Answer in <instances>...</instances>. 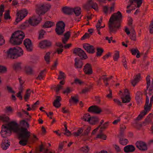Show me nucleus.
Instances as JSON below:
<instances>
[{"mask_svg":"<svg viewBox=\"0 0 153 153\" xmlns=\"http://www.w3.org/2000/svg\"><path fill=\"white\" fill-rule=\"evenodd\" d=\"M131 54L133 55H135L137 53L136 57L139 58L140 57V53L138 50L137 48H132L130 50Z\"/></svg>","mask_w":153,"mask_h":153,"instance_id":"obj_33","label":"nucleus"},{"mask_svg":"<svg viewBox=\"0 0 153 153\" xmlns=\"http://www.w3.org/2000/svg\"><path fill=\"white\" fill-rule=\"evenodd\" d=\"M153 117V114L151 113L150 114L146 117L144 121L143 122L141 126L142 125L145 126L149 124L152 121V118Z\"/></svg>","mask_w":153,"mask_h":153,"instance_id":"obj_21","label":"nucleus"},{"mask_svg":"<svg viewBox=\"0 0 153 153\" xmlns=\"http://www.w3.org/2000/svg\"><path fill=\"white\" fill-rule=\"evenodd\" d=\"M130 36V38L131 40L134 41H135L136 40V33L134 30L131 32Z\"/></svg>","mask_w":153,"mask_h":153,"instance_id":"obj_48","label":"nucleus"},{"mask_svg":"<svg viewBox=\"0 0 153 153\" xmlns=\"http://www.w3.org/2000/svg\"><path fill=\"white\" fill-rule=\"evenodd\" d=\"M83 71L86 74H91L93 73L91 65L88 63H86L84 67Z\"/></svg>","mask_w":153,"mask_h":153,"instance_id":"obj_17","label":"nucleus"},{"mask_svg":"<svg viewBox=\"0 0 153 153\" xmlns=\"http://www.w3.org/2000/svg\"><path fill=\"white\" fill-rule=\"evenodd\" d=\"M56 99L53 102V105L56 108H59L61 105L59 102L61 101L62 98L59 96H56Z\"/></svg>","mask_w":153,"mask_h":153,"instance_id":"obj_27","label":"nucleus"},{"mask_svg":"<svg viewBox=\"0 0 153 153\" xmlns=\"http://www.w3.org/2000/svg\"><path fill=\"white\" fill-rule=\"evenodd\" d=\"M21 62H17L15 63L13 65V68L14 70L17 71L21 69Z\"/></svg>","mask_w":153,"mask_h":153,"instance_id":"obj_30","label":"nucleus"},{"mask_svg":"<svg viewBox=\"0 0 153 153\" xmlns=\"http://www.w3.org/2000/svg\"><path fill=\"white\" fill-rule=\"evenodd\" d=\"M82 59L78 58H76L75 59V63L74 64V66L76 68H81L82 67L83 63Z\"/></svg>","mask_w":153,"mask_h":153,"instance_id":"obj_23","label":"nucleus"},{"mask_svg":"<svg viewBox=\"0 0 153 153\" xmlns=\"http://www.w3.org/2000/svg\"><path fill=\"white\" fill-rule=\"evenodd\" d=\"M4 18L6 20L10 19L11 17L10 15V13L9 11H8L4 15Z\"/></svg>","mask_w":153,"mask_h":153,"instance_id":"obj_58","label":"nucleus"},{"mask_svg":"<svg viewBox=\"0 0 153 153\" xmlns=\"http://www.w3.org/2000/svg\"><path fill=\"white\" fill-rule=\"evenodd\" d=\"M7 71V68L4 66L0 65V73H5Z\"/></svg>","mask_w":153,"mask_h":153,"instance_id":"obj_50","label":"nucleus"},{"mask_svg":"<svg viewBox=\"0 0 153 153\" xmlns=\"http://www.w3.org/2000/svg\"><path fill=\"white\" fill-rule=\"evenodd\" d=\"M21 126L19 128H22L25 130L22 134L20 135V140L19 144L22 146H25L28 143H30L29 139L31 136V132L28 131L27 128L29 127V124L25 120H22L20 122Z\"/></svg>","mask_w":153,"mask_h":153,"instance_id":"obj_2","label":"nucleus"},{"mask_svg":"<svg viewBox=\"0 0 153 153\" xmlns=\"http://www.w3.org/2000/svg\"><path fill=\"white\" fill-rule=\"evenodd\" d=\"M136 147L140 150L144 151L147 150V147L146 143L141 141H137L135 144Z\"/></svg>","mask_w":153,"mask_h":153,"instance_id":"obj_15","label":"nucleus"},{"mask_svg":"<svg viewBox=\"0 0 153 153\" xmlns=\"http://www.w3.org/2000/svg\"><path fill=\"white\" fill-rule=\"evenodd\" d=\"M91 117L90 116V115L89 114L87 113L84 114L82 119L85 121H88L89 122V121H90V120H91Z\"/></svg>","mask_w":153,"mask_h":153,"instance_id":"obj_40","label":"nucleus"},{"mask_svg":"<svg viewBox=\"0 0 153 153\" xmlns=\"http://www.w3.org/2000/svg\"><path fill=\"white\" fill-rule=\"evenodd\" d=\"M106 136L104 134H99L97 135V137L102 139L104 140H105L106 138Z\"/></svg>","mask_w":153,"mask_h":153,"instance_id":"obj_60","label":"nucleus"},{"mask_svg":"<svg viewBox=\"0 0 153 153\" xmlns=\"http://www.w3.org/2000/svg\"><path fill=\"white\" fill-rule=\"evenodd\" d=\"M45 71V69L41 71L38 76L37 77L36 79L39 80L42 79L43 77H45V74H44V73Z\"/></svg>","mask_w":153,"mask_h":153,"instance_id":"obj_43","label":"nucleus"},{"mask_svg":"<svg viewBox=\"0 0 153 153\" xmlns=\"http://www.w3.org/2000/svg\"><path fill=\"white\" fill-rule=\"evenodd\" d=\"M97 52L96 53V56H100L102 55V53L104 51V50L103 48H98L97 49Z\"/></svg>","mask_w":153,"mask_h":153,"instance_id":"obj_44","label":"nucleus"},{"mask_svg":"<svg viewBox=\"0 0 153 153\" xmlns=\"http://www.w3.org/2000/svg\"><path fill=\"white\" fill-rule=\"evenodd\" d=\"M10 142L6 143L5 140L3 141L1 144V147L2 149L5 150L7 149L10 146Z\"/></svg>","mask_w":153,"mask_h":153,"instance_id":"obj_32","label":"nucleus"},{"mask_svg":"<svg viewBox=\"0 0 153 153\" xmlns=\"http://www.w3.org/2000/svg\"><path fill=\"white\" fill-rule=\"evenodd\" d=\"M122 17V15L120 11L114 13L111 15L108 23L110 34L115 33L121 28Z\"/></svg>","mask_w":153,"mask_h":153,"instance_id":"obj_1","label":"nucleus"},{"mask_svg":"<svg viewBox=\"0 0 153 153\" xmlns=\"http://www.w3.org/2000/svg\"><path fill=\"white\" fill-rule=\"evenodd\" d=\"M124 92L125 93H127V94L125 96V98H122L123 102V103H127L130 102L131 99L129 95V90L127 89H126L125 90Z\"/></svg>","mask_w":153,"mask_h":153,"instance_id":"obj_24","label":"nucleus"},{"mask_svg":"<svg viewBox=\"0 0 153 153\" xmlns=\"http://www.w3.org/2000/svg\"><path fill=\"white\" fill-rule=\"evenodd\" d=\"M150 76L148 75L146 77V89H145L144 91V93L145 95H146V97L147 96V91L148 89L149 88L150 85L151 84V80H150Z\"/></svg>","mask_w":153,"mask_h":153,"instance_id":"obj_28","label":"nucleus"},{"mask_svg":"<svg viewBox=\"0 0 153 153\" xmlns=\"http://www.w3.org/2000/svg\"><path fill=\"white\" fill-rule=\"evenodd\" d=\"M5 41L4 37L0 34V46L5 44Z\"/></svg>","mask_w":153,"mask_h":153,"instance_id":"obj_57","label":"nucleus"},{"mask_svg":"<svg viewBox=\"0 0 153 153\" xmlns=\"http://www.w3.org/2000/svg\"><path fill=\"white\" fill-rule=\"evenodd\" d=\"M91 36V35L88 33H85V34L81 37V39L82 40L89 38Z\"/></svg>","mask_w":153,"mask_h":153,"instance_id":"obj_53","label":"nucleus"},{"mask_svg":"<svg viewBox=\"0 0 153 153\" xmlns=\"http://www.w3.org/2000/svg\"><path fill=\"white\" fill-rule=\"evenodd\" d=\"M72 88H71L70 87H67L63 91V93L64 94H65L67 93L68 94L70 93L72 91Z\"/></svg>","mask_w":153,"mask_h":153,"instance_id":"obj_55","label":"nucleus"},{"mask_svg":"<svg viewBox=\"0 0 153 153\" xmlns=\"http://www.w3.org/2000/svg\"><path fill=\"white\" fill-rule=\"evenodd\" d=\"M59 74L58 79L60 80L64 79L65 78V73L62 71H59Z\"/></svg>","mask_w":153,"mask_h":153,"instance_id":"obj_47","label":"nucleus"},{"mask_svg":"<svg viewBox=\"0 0 153 153\" xmlns=\"http://www.w3.org/2000/svg\"><path fill=\"white\" fill-rule=\"evenodd\" d=\"M149 98L148 96L146 97V101L145 105L144 106V110L141 112L140 114L136 118L137 120H140L143 118L144 116L147 113L150 111L151 107L153 103V96L152 95L150 99V102L149 105Z\"/></svg>","mask_w":153,"mask_h":153,"instance_id":"obj_5","label":"nucleus"},{"mask_svg":"<svg viewBox=\"0 0 153 153\" xmlns=\"http://www.w3.org/2000/svg\"><path fill=\"white\" fill-rule=\"evenodd\" d=\"M52 43L51 41L48 40H44L41 41L39 43V46L43 49H47L51 47Z\"/></svg>","mask_w":153,"mask_h":153,"instance_id":"obj_12","label":"nucleus"},{"mask_svg":"<svg viewBox=\"0 0 153 153\" xmlns=\"http://www.w3.org/2000/svg\"><path fill=\"white\" fill-rule=\"evenodd\" d=\"M46 33L43 29H41L39 31V36L38 38L39 39H40L44 37V35Z\"/></svg>","mask_w":153,"mask_h":153,"instance_id":"obj_42","label":"nucleus"},{"mask_svg":"<svg viewBox=\"0 0 153 153\" xmlns=\"http://www.w3.org/2000/svg\"><path fill=\"white\" fill-rule=\"evenodd\" d=\"M135 150V147L132 145H128L124 147V150L126 153L132 152Z\"/></svg>","mask_w":153,"mask_h":153,"instance_id":"obj_26","label":"nucleus"},{"mask_svg":"<svg viewBox=\"0 0 153 153\" xmlns=\"http://www.w3.org/2000/svg\"><path fill=\"white\" fill-rule=\"evenodd\" d=\"M73 53L80 57L81 59H86L88 57L85 51L79 48H76L74 49Z\"/></svg>","mask_w":153,"mask_h":153,"instance_id":"obj_10","label":"nucleus"},{"mask_svg":"<svg viewBox=\"0 0 153 153\" xmlns=\"http://www.w3.org/2000/svg\"><path fill=\"white\" fill-rule=\"evenodd\" d=\"M25 36L23 32L21 30L16 31L12 34L10 42L14 45H19L22 43Z\"/></svg>","mask_w":153,"mask_h":153,"instance_id":"obj_4","label":"nucleus"},{"mask_svg":"<svg viewBox=\"0 0 153 153\" xmlns=\"http://www.w3.org/2000/svg\"><path fill=\"white\" fill-rule=\"evenodd\" d=\"M62 10L63 12L67 15H71L73 13V8L70 7H63Z\"/></svg>","mask_w":153,"mask_h":153,"instance_id":"obj_25","label":"nucleus"},{"mask_svg":"<svg viewBox=\"0 0 153 153\" xmlns=\"http://www.w3.org/2000/svg\"><path fill=\"white\" fill-rule=\"evenodd\" d=\"M83 47L86 52L89 53L93 54L95 52L94 47L89 44H83Z\"/></svg>","mask_w":153,"mask_h":153,"instance_id":"obj_13","label":"nucleus"},{"mask_svg":"<svg viewBox=\"0 0 153 153\" xmlns=\"http://www.w3.org/2000/svg\"><path fill=\"white\" fill-rule=\"evenodd\" d=\"M25 71L28 75H31L33 74V71L32 68L28 66H27L25 67Z\"/></svg>","mask_w":153,"mask_h":153,"instance_id":"obj_31","label":"nucleus"},{"mask_svg":"<svg viewBox=\"0 0 153 153\" xmlns=\"http://www.w3.org/2000/svg\"><path fill=\"white\" fill-rule=\"evenodd\" d=\"M141 74L140 73H138L136 76H135L134 79L135 80H136L137 82H139L140 80V79L141 78Z\"/></svg>","mask_w":153,"mask_h":153,"instance_id":"obj_64","label":"nucleus"},{"mask_svg":"<svg viewBox=\"0 0 153 153\" xmlns=\"http://www.w3.org/2000/svg\"><path fill=\"white\" fill-rule=\"evenodd\" d=\"M109 122L108 121L105 122L100 127L101 129H105L108 126Z\"/></svg>","mask_w":153,"mask_h":153,"instance_id":"obj_61","label":"nucleus"},{"mask_svg":"<svg viewBox=\"0 0 153 153\" xmlns=\"http://www.w3.org/2000/svg\"><path fill=\"white\" fill-rule=\"evenodd\" d=\"M1 128V130L0 133L2 136L3 137L6 138L7 136L11 135L12 131L9 129L7 125H3Z\"/></svg>","mask_w":153,"mask_h":153,"instance_id":"obj_11","label":"nucleus"},{"mask_svg":"<svg viewBox=\"0 0 153 153\" xmlns=\"http://www.w3.org/2000/svg\"><path fill=\"white\" fill-rule=\"evenodd\" d=\"M7 89L8 91L10 93H15V91L13 90V88L9 86H7Z\"/></svg>","mask_w":153,"mask_h":153,"instance_id":"obj_62","label":"nucleus"},{"mask_svg":"<svg viewBox=\"0 0 153 153\" xmlns=\"http://www.w3.org/2000/svg\"><path fill=\"white\" fill-rule=\"evenodd\" d=\"M63 48H57L54 53H57L58 54H60L62 53L63 51Z\"/></svg>","mask_w":153,"mask_h":153,"instance_id":"obj_59","label":"nucleus"},{"mask_svg":"<svg viewBox=\"0 0 153 153\" xmlns=\"http://www.w3.org/2000/svg\"><path fill=\"white\" fill-rule=\"evenodd\" d=\"M142 98L143 94L142 92L140 91H137L135 94V100L138 104L142 103Z\"/></svg>","mask_w":153,"mask_h":153,"instance_id":"obj_22","label":"nucleus"},{"mask_svg":"<svg viewBox=\"0 0 153 153\" xmlns=\"http://www.w3.org/2000/svg\"><path fill=\"white\" fill-rule=\"evenodd\" d=\"M6 58L10 59H15L22 55L23 51L19 47L10 48L5 52Z\"/></svg>","mask_w":153,"mask_h":153,"instance_id":"obj_3","label":"nucleus"},{"mask_svg":"<svg viewBox=\"0 0 153 153\" xmlns=\"http://www.w3.org/2000/svg\"><path fill=\"white\" fill-rule=\"evenodd\" d=\"M119 142L121 145L124 146L128 143V141L127 139L123 138L119 139Z\"/></svg>","mask_w":153,"mask_h":153,"instance_id":"obj_41","label":"nucleus"},{"mask_svg":"<svg viewBox=\"0 0 153 153\" xmlns=\"http://www.w3.org/2000/svg\"><path fill=\"white\" fill-rule=\"evenodd\" d=\"M90 88H87L85 87L81 92H79L80 94H85L90 91Z\"/></svg>","mask_w":153,"mask_h":153,"instance_id":"obj_56","label":"nucleus"},{"mask_svg":"<svg viewBox=\"0 0 153 153\" xmlns=\"http://www.w3.org/2000/svg\"><path fill=\"white\" fill-rule=\"evenodd\" d=\"M149 94L150 96L153 93V79L152 80V83L151 85L149 87Z\"/></svg>","mask_w":153,"mask_h":153,"instance_id":"obj_46","label":"nucleus"},{"mask_svg":"<svg viewBox=\"0 0 153 153\" xmlns=\"http://www.w3.org/2000/svg\"><path fill=\"white\" fill-rule=\"evenodd\" d=\"M5 125L7 126L8 128L11 131H12L17 133L18 139L20 140V135H22L25 131L22 128H19L17 123L15 121H11Z\"/></svg>","mask_w":153,"mask_h":153,"instance_id":"obj_6","label":"nucleus"},{"mask_svg":"<svg viewBox=\"0 0 153 153\" xmlns=\"http://www.w3.org/2000/svg\"><path fill=\"white\" fill-rule=\"evenodd\" d=\"M65 25L62 21H59L56 24L55 30L56 33L58 35H62L65 31Z\"/></svg>","mask_w":153,"mask_h":153,"instance_id":"obj_7","label":"nucleus"},{"mask_svg":"<svg viewBox=\"0 0 153 153\" xmlns=\"http://www.w3.org/2000/svg\"><path fill=\"white\" fill-rule=\"evenodd\" d=\"M71 36V32L68 31L64 34V36L65 38L69 39Z\"/></svg>","mask_w":153,"mask_h":153,"instance_id":"obj_63","label":"nucleus"},{"mask_svg":"<svg viewBox=\"0 0 153 153\" xmlns=\"http://www.w3.org/2000/svg\"><path fill=\"white\" fill-rule=\"evenodd\" d=\"M54 23L51 21H47L45 22L43 26L45 28L51 27L53 25Z\"/></svg>","mask_w":153,"mask_h":153,"instance_id":"obj_35","label":"nucleus"},{"mask_svg":"<svg viewBox=\"0 0 153 153\" xmlns=\"http://www.w3.org/2000/svg\"><path fill=\"white\" fill-rule=\"evenodd\" d=\"M51 6H47L44 4L39 5L36 9V11L37 13L40 16L41 15L45 14L47 11L49 10Z\"/></svg>","mask_w":153,"mask_h":153,"instance_id":"obj_8","label":"nucleus"},{"mask_svg":"<svg viewBox=\"0 0 153 153\" xmlns=\"http://www.w3.org/2000/svg\"><path fill=\"white\" fill-rule=\"evenodd\" d=\"M31 94V92L30 89H27V92L24 97L25 101L27 102L29 99Z\"/></svg>","mask_w":153,"mask_h":153,"instance_id":"obj_36","label":"nucleus"},{"mask_svg":"<svg viewBox=\"0 0 153 153\" xmlns=\"http://www.w3.org/2000/svg\"><path fill=\"white\" fill-rule=\"evenodd\" d=\"M89 112L99 114L102 111L101 108L99 106L94 105L90 107L88 110Z\"/></svg>","mask_w":153,"mask_h":153,"instance_id":"obj_14","label":"nucleus"},{"mask_svg":"<svg viewBox=\"0 0 153 153\" xmlns=\"http://www.w3.org/2000/svg\"><path fill=\"white\" fill-rule=\"evenodd\" d=\"M119 52L118 51H116L113 56V59L114 61H117L119 58Z\"/></svg>","mask_w":153,"mask_h":153,"instance_id":"obj_49","label":"nucleus"},{"mask_svg":"<svg viewBox=\"0 0 153 153\" xmlns=\"http://www.w3.org/2000/svg\"><path fill=\"white\" fill-rule=\"evenodd\" d=\"M84 7L86 9L93 8L95 10L98 9L97 4L92 1V0H88L87 1V4L84 6Z\"/></svg>","mask_w":153,"mask_h":153,"instance_id":"obj_18","label":"nucleus"},{"mask_svg":"<svg viewBox=\"0 0 153 153\" xmlns=\"http://www.w3.org/2000/svg\"><path fill=\"white\" fill-rule=\"evenodd\" d=\"M24 45L25 46L27 50L29 52L32 51L33 47L31 40L29 39H26L24 41Z\"/></svg>","mask_w":153,"mask_h":153,"instance_id":"obj_16","label":"nucleus"},{"mask_svg":"<svg viewBox=\"0 0 153 153\" xmlns=\"http://www.w3.org/2000/svg\"><path fill=\"white\" fill-rule=\"evenodd\" d=\"M28 13L27 10L26 9H23L18 12L17 13V17L14 24L17 25L27 15Z\"/></svg>","mask_w":153,"mask_h":153,"instance_id":"obj_9","label":"nucleus"},{"mask_svg":"<svg viewBox=\"0 0 153 153\" xmlns=\"http://www.w3.org/2000/svg\"><path fill=\"white\" fill-rule=\"evenodd\" d=\"M73 12L74 13L76 16H79L81 13V9L79 7H77L73 8Z\"/></svg>","mask_w":153,"mask_h":153,"instance_id":"obj_37","label":"nucleus"},{"mask_svg":"<svg viewBox=\"0 0 153 153\" xmlns=\"http://www.w3.org/2000/svg\"><path fill=\"white\" fill-rule=\"evenodd\" d=\"M71 100L74 103H76L79 101L78 95H76L75 97L71 96Z\"/></svg>","mask_w":153,"mask_h":153,"instance_id":"obj_51","label":"nucleus"},{"mask_svg":"<svg viewBox=\"0 0 153 153\" xmlns=\"http://www.w3.org/2000/svg\"><path fill=\"white\" fill-rule=\"evenodd\" d=\"M50 53L49 52H48L46 53L44 56L45 59L48 64L50 62Z\"/></svg>","mask_w":153,"mask_h":153,"instance_id":"obj_45","label":"nucleus"},{"mask_svg":"<svg viewBox=\"0 0 153 153\" xmlns=\"http://www.w3.org/2000/svg\"><path fill=\"white\" fill-rule=\"evenodd\" d=\"M41 20V18L40 16H39L38 19L36 18H33L32 19H29L28 20V22L29 24L32 26H36L38 24Z\"/></svg>","mask_w":153,"mask_h":153,"instance_id":"obj_20","label":"nucleus"},{"mask_svg":"<svg viewBox=\"0 0 153 153\" xmlns=\"http://www.w3.org/2000/svg\"><path fill=\"white\" fill-rule=\"evenodd\" d=\"M29 24L28 20H26L24 23L19 26V28L21 29H25L29 26Z\"/></svg>","mask_w":153,"mask_h":153,"instance_id":"obj_38","label":"nucleus"},{"mask_svg":"<svg viewBox=\"0 0 153 153\" xmlns=\"http://www.w3.org/2000/svg\"><path fill=\"white\" fill-rule=\"evenodd\" d=\"M99 120H100L98 117L94 116L91 117V120L89 122L90 124L94 125L98 123Z\"/></svg>","mask_w":153,"mask_h":153,"instance_id":"obj_29","label":"nucleus"},{"mask_svg":"<svg viewBox=\"0 0 153 153\" xmlns=\"http://www.w3.org/2000/svg\"><path fill=\"white\" fill-rule=\"evenodd\" d=\"M91 130V128L89 127H88L85 130L83 133L81 134V136H85V135H88V133H89L90 131Z\"/></svg>","mask_w":153,"mask_h":153,"instance_id":"obj_54","label":"nucleus"},{"mask_svg":"<svg viewBox=\"0 0 153 153\" xmlns=\"http://www.w3.org/2000/svg\"><path fill=\"white\" fill-rule=\"evenodd\" d=\"M81 150L85 153H87L88 152L89 149L88 146H85L84 147H82L81 149Z\"/></svg>","mask_w":153,"mask_h":153,"instance_id":"obj_52","label":"nucleus"},{"mask_svg":"<svg viewBox=\"0 0 153 153\" xmlns=\"http://www.w3.org/2000/svg\"><path fill=\"white\" fill-rule=\"evenodd\" d=\"M83 131V129L82 128H79L76 132H74L72 134L75 137H77L79 136L82 133Z\"/></svg>","mask_w":153,"mask_h":153,"instance_id":"obj_34","label":"nucleus"},{"mask_svg":"<svg viewBox=\"0 0 153 153\" xmlns=\"http://www.w3.org/2000/svg\"><path fill=\"white\" fill-rule=\"evenodd\" d=\"M136 3L137 4V7L139 8L141 6L142 3V0H129L128 2L130 3V4L127 6L126 8L128 9L130 7L132 6H131L134 3Z\"/></svg>","mask_w":153,"mask_h":153,"instance_id":"obj_19","label":"nucleus"},{"mask_svg":"<svg viewBox=\"0 0 153 153\" xmlns=\"http://www.w3.org/2000/svg\"><path fill=\"white\" fill-rule=\"evenodd\" d=\"M0 120L3 122H7L10 120L9 117L6 116L5 114L2 116H0Z\"/></svg>","mask_w":153,"mask_h":153,"instance_id":"obj_39","label":"nucleus"}]
</instances>
